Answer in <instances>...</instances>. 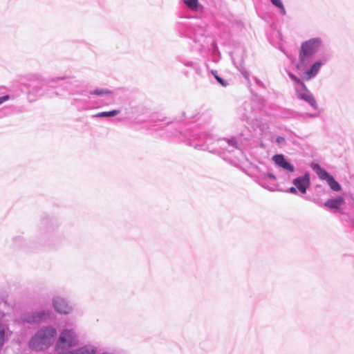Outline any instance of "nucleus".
Listing matches in <instances>:
<instances>
[{
	"label": "nucleus",
	"mask_w": 354,
	"mask_h": 354,
	"mask_svg": "<svg viewBox=\"0 0 354 354\" xmlns=\"http://www.w3.org/2000/svg\"><path fill=\"white\" fill-rule=\"evenodd\" d=\"M119 111L118 110H113L111 111H104V112H101V113H99L97 114H96L95 116V117H112V116H115L116 115H118L119 113Z\"/></svg>",
	"instance_id": "nucleus-12"
},
{
	"label": "nucleus",
	"mask_w": 354,
	"mask_h": 354,
	"mask_svg": "<svg viewBox=\"0 0 354 354\" xmlns=\"http://www.w3.org/2000/svg\"><path fill=\"white\" fill-rule=\"evenodd\" d=\"M343 204H344V199L343 197L339 196L335 199H329L325 202L324 205L330 209H339Z\"/></svg>",
	"instance_id": "nucleus-7"
},
{
	"label": "nucleus",
	"mask_w": 354,
	"mask_h": 354,
	"mask_svg": "<svg viewBox=\"0 0 354 354\" xmlns=\"http://www.w3.org/2000/svg\"><path fill=\"white\" fill-rule=\"evenodd\" d=\"M272 160L276 165L284 169L288 170L290 171H294V167L286 160L284 156L282 154L274 155L272 157Z\"/></svg>",
	"instance_id": "nucleus-6"
},
{
	"label": "nucleus",
	"mask_w": 354,
	"mask_h": 354,
	"mask_svg": "<svg viewBox=\"0 0 354 354\" xmlns=\"http://www.w3.org/2000/svg\"><path fill=\"white\" fill-rule=\"evenodd\" d=\"M326 182L331 189L337 192L341 189L340 185L333 178V176H330V177L327 178Z\"/></svg>",
	"instance_id": "nucleus-11"
},
{
	"label": "nucleus",
	"mask_w": 354,
	"mask_h": 354,
	"mask_svg": "<svg viewBox=\"0 0 354 354\" xmlns=\"http://www.w3.org/2000/svg\"><path fill=\"white\" fill-rule=\"evenodd\" d=\"M315 171H316L317 174L321 178L322 180H326L328 177H330V175L328 174V172L321 167L319 165H315L313 167Z\"/></svg>",
	"instance_id": "nucleus-10"
},
{
	"label": "nucleus",
	"mask_w": 354,
	"mask_h": 354,
	"mask_svg": "<svg viewBox=\"0 0 354 354\" xmlns=\"http://www.w3.org/2000/svg\"><path fill=\"white\" fill-rule=\"evenodd\" d=\"M111 93V91L107 89H95L91 92L92 95H106Z\"/></svg>",
	"instance_id": "nucleus-15"
},
{
	"label": "nucleus",
	"mask_w": 354,
	"mask_h": 354,
	"mask_svg": "<svg viewBox=\"0 0 354 354\" xmlns=\"http://www.w3.org/2000/svg\"><path fill=\"white\" fill-rule=\"evenodd\" d=\"M290 192L292 194H295L297 192L296 189L295 187H290Z\"/></svg>",
	"instance_id": "nucleus-21"
},
{
	"label": "nucleus",
	"mask_w": 354,
	"mask_h": 354,
	"mask_svg": "<svg viewBox=\"0 0 354 354\" xmlns=\"http://www.w3.org/2000/svg\"><path fill=\"white\" fill-rule=\"evenodd\" d=\"M214 77L216 78V80L223 86H227V82H225L222 78H221L219 76H218L217 75L214 74Z\"/></svg>",
	"instance_id": "nucleus-18"
},
{
	"label": "nucleus",
	"mask_w": 354,
	"mask_h": 354,
	"mask_svg": "<svg viewBox=\"0 0 354 354\" xmlns=\"http://www.w3.org/2000/svg\"><path fill=\"white\" fill-rule=\"evenodd\" d=\"M304 91L302 93H298V97L305 100L311 106H315L316 105V101L313 97L312 94L308 91L307 88H303Z\"/></svg>",
	"instance_id": "nucleus-9"
},
{
	"label": "nucleus",
	"mask_w": 354,
	"mask_h": 354,
	"mask_svg": "<svg viewBox=\"0 0 354 354\" xmlns=\"http://www.w3.org/2000/svg\"><path fill=\"white\" fill-rule=\"evenodd\" d=\"M8 99H9V96L7 95L0 97V104H1L3 102L7 101Z\"/></svg>",
	"instance_id": "nucleus-19"
},
{
	"label": "nucleus",
	"mask_w": 354,
	"mask_h": 354,
	"mask_svg": "<svg viewBox=\"0 0 354 354\" xmlns=\"http://www.w3.org/2000/svg\"><path fill=\"white\" fill-rule=\"evenodd\" d=\"M5 330L3 327L0 324V348L3 344Z\"/></svg>",
	"instance_id": "nucleus-16"
},
{
	"label": "nucleus",
	"mask_w": 354,
	"mask_h": 354,
	"mask_svg": "<svg viewBox=\"0 0 354 354\" xmlns=\"http://www.w3.org/2000/svg\"><path fill=\"white\" fill-rule=\"evenodd\" d=\"M57 335L56 330L48 327L39 330L30 342V346L35 350H43L51 345Z\"/></svg>",
	"instance_id": "nucleus-1"
},
{
	"label": "nucleus",
	"mask_w": 354,
	"mask_h": 354,
	"mask_svg": "<svg viewBox=\"0 0 354 354\" xmlns=\"http://www.w3.org/2000/svg\"><path fill=\"white\" fill-rule=\"evenodd\" d=\"M184 3L189 8L193 10H196L198 5V0H184Z\"/></svg>",
	"instance_id": "nucleus-14"
},
{
	"label": "nucleus",
	"mask_w": 354,
	"mask_h": 354,
	"mask_svg": "<svg viewBox=\"0 0 354 354\" xmlns=\"http://www.w3.org/2000/svg\"><path fill=\"white\" fill-rule=\"evenodd\" d=\"M320 44L321 41L317 38H313L303 43L299 53L300 62L305 64L307 58L312 56L317 50Z\"/></svg>",
	"instance_id": "nucleus-2"
},
{
	"label": "nucleus",
	"mask_w": 354,
	"mask_h": 354,
	"mask_svg": "<svg viewBox=\"0 0 354 354\" xmlns=\"http://www.w3.org/2000/svg\"><path fill=\"white\" fill-rule=\"evenodd\" d=\"M293 183L295 187L302 193L305 194L306 192L307 187L310 184V179L308 174H306L304 176L299 177L295 178L293 180Z\"/></svg>",
	"instance_id": "nucleus-5"
},
{
	"label": "nucleus",
	"mask_w": 354,
	"mask_h": 354,
	"mask_svg": "<svg viewBox=\"0 0 354 354\" xmlns=\"http://www.w3.org/2000/svg\"><path fill=\"white\" fill-rule=\"evenodd\" d=\"M53 305L55 310L59 313L68 314L71 310V307L65 301V299L59 297H57L54 299Z\"/></svg>",
	"instance_id": "nucleus-4"
},
{
	"label": "nucleus",
	"mask_w": 354,
	"mask_h": 354,
	"mask_svg": "<svg viewBox=\"0 0 354 354\" xmlns=\"http://www.w3.org/2000/svg\"><path fill=\"white\" fill-rule=\"evenodd\" d=\"M78 339L72 330H64L61 333L57 344V349L70 348L77 346Z\"/></svg>",
	"instance_id": "nucleus-3"
},
{
	"label": "nucleus",
	"mask_w": 354,
	"mask_h": 354,
	"mask_svg": "<svg viewBox=\"0 0 354 354\" xmlns=\"http://www.w3.org/2000/svg\"><path fill=\"white\" fill-rule=\"evenodd\" d=\"M283 141H284V138H283V137H280V136H279V137H278V138H277V142L278 143H280V142H283Z\"/></svg>",
	"instance_id": "nucleus-20"
},
{
	"label": "nucleus",
	"mask_w": 354,
	"mask_h": 354,
	"mask_svg": "<svg viewBox=\"0 0 354 354\" xmlns=\"http://www.w3.org/2000/svg\"><path fill=\"white\" fill-rule=\"evenodd\" d=\"M322 65V62L321 61L316 62L308 71L305 72V78L308 80L315 76L319 71Z\"/></svg>",
	"instance_id": "nucleus-8"
},
{
	"label": "nucleus",
	"mask_w": 354,
	"mask_h": 354,
	"mask_svg": "<svg viewBox=\"0 0 354 354\" xmlns=\"http://www.w3.org/2000/svg\"><path fill=\"white\" fill-rule=\"evenodd\" d=\"M270 1L274 6L279 9L282 14H286V10L281 0H270Z\"/></svg>",
	"instance_id": "nucleus-13"
},
{
	"label": "nucleus",
	"mask_w": 354,
	"mask_h": 354,
	"mask_svg": "<svg viewBox=\"0 0 354 354\" xmlns=\"http://www.w3.org/2000/svg\"><path fill=\"white\" fill-rule=\"evenodd\" d=\"M291 77L292 78V80L294 81H295L296 82H297L298 84H301V86H302L303 88H305L306 89V85L304 84V82H302L299 78H297L296 76H295L294 75H291Z\"/></svg>",
	"instance_id": "nucleus-17"
}]
</instances>
